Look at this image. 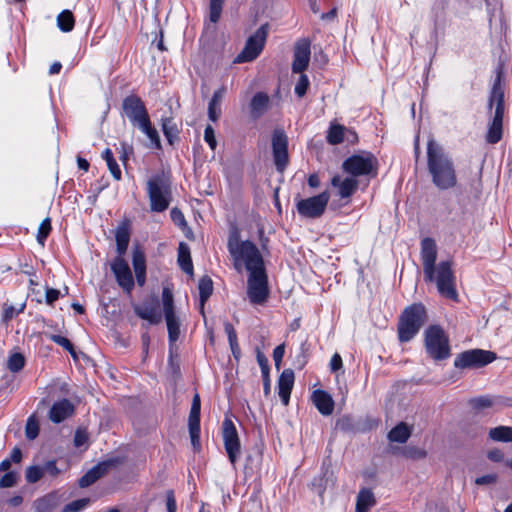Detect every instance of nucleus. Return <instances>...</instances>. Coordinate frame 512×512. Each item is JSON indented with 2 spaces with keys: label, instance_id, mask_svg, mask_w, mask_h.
Masks as SVG:
<instances>
[{
  "label": "nucleus",
  "instance_id": "22",
  "mask_svg": "<svg viewBox=\"0 0 512 512\" xmlns=\"http://www.w3.org/2000/svg\"><path fill=\"white\" fill-rule=\"evenodd\" d=\"M134 312L138 317L148 321L150 324H159L162 320V316L157 309V303L154 300L151 303L135 305Z\"/></svg>",
  "mask_w": 512,
  "mask_h": 512
},
{
  "label": "nucleus",
  "instance_id": "47",
  "mask_svg": "<svg viewBox=\"0 0 512 512\" xmlns=\"http://www.w3.org/2000/svg\"><path fill=\"white\" fill-rule=\"evenodd\" d=\"M50 338H51L52 341H54L58 345L62 346L67 351H69L70 354L74 358H76V353L74 351V347H73V345L71 344V342L67 338H65L63 336H60V335H51Z\"/></svg>",
  "mask_w": 512,
  "mask_h": 512
},
{
  "label": "nucleus",
  "instance_id": "62",
  "mask_svg": "<svg viewBox=\"0 0 512 512\" xmlns=\"http://www.w3.org/2000/svg\"><path fill=\"white\" fill-rule=\"evenodd\" d=\"M342 367V358L339 354H334L330 361V368L332 371H337Z\"/></svg>",
  "mask_w": 512,
  "mask_h": 512
},
{
  "label": "nucleus",
  "instance_id": "34",
  "mask_svg": "<svg viewBox=\"0 0 512 512\" xmlns=\"http://www.w3.org/2000/svg\"><path fill=\"white\" fill-rule=\"evenodd\" d=\"M198 289L200 295L201 313L203 314L205 302L209 299L213 292V282L211 278L208 276H203L199 280Z\"/></svg>",
  "mask_w": 512,
  "mask_h": 512
},
{
  "label": "nucleus",
  "instance_id": "26",
  "mask_svg": "<svg viewBox=\"0 0 512 512\" xmlns=\"http://www.w3.org/2000/svg\"><path fill=\"white\" fill-rule=\"evenodd\" d=\"M109 465L107 463H99L98 465L91 468L79 479V486L86 488L96 482L99 478L104 476L108 470Z\"/></svg>",
  "mask_w": 512,
  "mask_h": 512
},
{
  "label": "nucleus",
  "instance_id": "37",
  "mask_svg": "<svg viewBox=\"0 0 512 512\" xmlns=\"http://www.w3.org/2000/svg\"><path fill=\"white\" fill-rule=\"evenodd\" d=\"M24 355L18 351H13L7 358L6 367L11 373H18L25 365Z\"/></svg>",
  "mask_w": 512,
  "mask_h": 512
},
{
  "label": "nucleus",
  "instance_id": "40",
  "mask_svg": "<svg viewBox=\"0 0 512 512\" xmlns=\"http://www.w3.org/2000/svg\"><path fill=\"white\" fill-rule=\"evenodd\" d=\"M24 307H25L24 303H20L17 306L9 304V303H4L3 312H2L3 320L5 322L10 321L14 317H16L20 312H22Z\"/></svg>",
  "mask_w": 512,
  "mask_h": 512
},
{
  "label": "nucleus",
  "instance_id": "16",
  "mask_svg": "<svg viewBox=\"0 0 512 512\" xmlns=\"http://www.w3.org/2000/svg\"><path fill=\"white\" fill-rule=\"evenodd\" d=\"M328 201L329 196L324 192L317 196L300 200L297 203V211L303 217L317 218L324 213Z\"/></svg>",
  "mask_w": 512,
  "mask_h": 512
},
{
  "label": "nucleus",
  "instance_id": "48",
  "mask_svg": "<svg viewBox=\"0 0 512 512\" xmlns=\"http://www.w3.org/2000/svg\"><path fill=\"white\" fill-rule=\"evenodd\" d=\"M133 267L135 270L145 269V257L143 253L139 250H135L133 252Z\"/></svg>",
  "mask_w": 512,
  "mask_h": 512
},
{
  "label": "nucleus",
  "instance_id": "52",
  "mask_svg": "<svg viewBox=\"0 0 512 512\" xmlns=\"http://www.w3.org/2000/svg\"><path fill=\"white\" fill-rule=\"evenodd\" d=\"M170 215H171V219L173 220V222L176 225L181 227V226H184L186 224L184 215H183V213L178 208L174 207L171 210Z\"/></svg>",
  "mask_w": 512,
  "mask_h": 512
},
{
  "label": "nucleus",
  "instance_id": "44",
  "mask_svg": "<svg viewBox=\"0 0 512 512\" xmlns=\"http://www.w3.org/2000/svg\"><path fill=\"white\" fill-rule=\"evenodd\" d=\"M55 506L52 496H45L37 500L36 508L38 512H50Z\"/></svg>",
  "mask_w": 512,
  "mask_h": 512
},
{
  "label": "nucleus",
  "instance_id": "64",
  "mask_svg": "<svg viewBox=\"0 0 512 512\" xmlns=\"http://www.w3.org/2000/svg\"><path fill=\"white\" fill-rule=\"evenodd\" d=\"M132 153V147L122 144V151L120 154V160L125 164L129 155Z\"/></svg>",
  "mask_w": 512,
  "mask_h": 512
},
{
  "label": "nucleus",
  "instance_id": "63",
  "mask_svg": "<svg viewBox=\"0 0 512 512\" xmlns=\"http://www.w3.org/2000/svg\"><path fill=\"white\" fill-rule=\"evenodd\" d=\"M407 456L413 458V459H422L426 457V452L422 449H411L407 451Z\"/></svg>",
  "mask_w": 512,
  "mask_h": 512
},
{
  "label": "nucleus",
  "instance_id": "9",
  "mask_svg": "<svg viewBox=\"0 0 512 512\" xmlns=\"http://www.w3.org/2000/svg\"><path fill=\"white\" fill-rule=\"evenodd\" d=\"M270 291L268 287V277L266 271H259L249 274L247 280V295L250 302L254 305H263Z\"/></svg>",
  "mask_w": 512,
  "mask_h": 512
},
{
  "label": "nucleus",
  "instance_id": "29",
  "mask_svg": "<svg viewBox=\"0 0 512 512\" xmlns=\"http://www.w3.org/2000/svg\"><path fill=\"white\" fill-rule=\"evenodd\" d=\"M354 130H329L327 140L330 144L336 145L343 142L353 144L357 141Z\"/></svg>",
  "mask_w": 512,
  "mask_h": 512
},
{
  "label": "nucleus",
  "instance_id": "49",
  "mask_svg": "<svg viewBox=\"0 0 512 512\" xmlns=\"http://www.w3.org/2000/svg\"><path fill=\"white\" fill-rule=\"evenodd\" d=\"M147 139L150 141V145L159 149L160 145V135L159 130H144Z\"/></svg>",
  "mask_w": 512,
  "mask_h": 512
},
{
  "label": "nucleus",
  "instance_id": "15",
  "mask_svg": "<svg viewBox=\"0 0 512 512\" xmlns=\"http://www.w3.org/2000/svg\"><path fill=\"white\" fill-rule=\"evenodd\" d=\"M273 159L277 171L283 172L288 163V137L283 130H275L271 137Z\"/></svg>",
  "mask_w": 512,
  "mask_h": 512
},
{
  "label": "nucleus",
  "instance_id": "54",
  "mask_svg": "<svg viewBox=\"0 0 512 512\" xmlns=\"http://www.w3.org/2000/svg\"><path fill=\"white\" fill-rule=\"evenodd\" d=\"M502 138V130H488L485 139L490 144H495Z\"/></svg>",
  "mask_w": 512,
  "mask_h": 512
},
{
  "label": "nucleus",
  "instance_id": "2",
  "mask_svg": "<svg viewBox=\"0 0 512 512\" xmlns=\"http://www.w3.org/2000/svg\"><path fill=\"white\" fill-rule=\"evenodd\" d=\"M227 247L237 270L240 271L242 267H245L249 274L265 270L259 249L251 241L240 240L237 232L229 236Z\"/></svg>",
  "mask_w": 512,
  "mask_h": 512
},
{
  "label": "nucleus",
  "instance_id": "46",
  "mask_svg": "<svg viewBox=\"0 0 512 512\" xmlns=\"http://www.w3.org/2000/svg\"><path fill=\"white\" fill-rule=\"evenodd\" d=\"M17 480H18V474L15 471H8L0 479V487L1 488L13 487L14 485H16Z\"/></svg>",
  "mask_w": 512,
  "mask_h": 512
},
{
  "label": "nucleus",
  "instance_id": "50",
  "mask_svg": "<svg viewBox=\"0 0 512 512\" xmlns=\"http://www.w3.org/2000/svg\"><path fill=\"white\" fill-rule=\"evenodd\" d=\"M257 362L261 368L263 378H267V375L269 373L268 360H267L266 356L259 350L257 351Z\"/></svg>",
  "mask_w": 512,
  "mask_h": 512
},
{
  "label": "nucleus",
  "instance_id": "19",
  "mask_svg": "<svg viewBox=\"0 0 512 512\" xmlns=\"http://www.w3.org/2000/svg\"><path fill=\"white\" fill-rule=\"evenodd\" d=\"M437 258L436 243L432 238H424L421 242V260L423 264L424 277L432 275V268H434Z\"/></svg>",
  "mask_w": 512,
  "mask_h": 512
},
{
  "label": "nucleus",
  "instance_id": "51",
  "mask_svg": "<svg viewBox=\"0 0 512 512\" xmlns=\"http://www.w3.org/2000/svg\"><path fill=\"white\" fill-rule=\"evenodd\" d=\"M166 507L167 512H176L177 505L173 490L166 491Z\"/></svg>",
  "mask_w": 512,
  "mask_h": 512
},
{
  "label": "nucleus",
  "instance_id": "14",
  "mask_svg": "<svg viewBox=\"0 0 512 512\" xmlns=\"http://www.w3.org/2000/svg\"><path fill=\"white\" fill-rule=\"evenodd\" d=\"M501 73L498 72L494 81L489 106L494 109V116L490 128H502L504 116V87L502 85Z\"/></svg>",
  "mask_w": 512,
  "mask_h": 512
},
{
  "label": "nucleus",
  "instance_id": "25",
  "mask_svg": "<svg viewBox=\"0 0 512 512\" xmlns=\"http://www.w3.org/2000/svg\"><path fill=\"white\" fill-rule=\"evenodd\" d=\"M226 93V87L222 86L213 93V96L208 105V117L216 123L221 115V103Z\"/></svg>",
  "mask_w": 512,
  "mask_h": 512
},
{
  "label": "nucleus",
  "instance_id": "28",
  "mask_svg": "<svg viewBox=\"0 0 512 512\" xmlns=\"http://www.w3.org/2000/svg\"><path fill=\"white\" fill-rule=\"evenodd\" d=\"M270 99L264 92L256 93L250 103L251 114L253 117L262 116L269 108Z\"/></svg>",
  "mask_w": 512,
  "mask_h": 512
},
{
  "label": "nucleus",
  "instance_id": "3",
  "mask_svg": "<svg viewBox=\"0 0 512 512\" xmlns=\"http://www.w3.org/2000/svg\"><path fill=\"white\" fill-rule=\"evenodd\" d=\"M428 316L424 305L420 303L407 307L398 324V336L401 342L410 341L427 322Z\"/></svg>",
  "mask_w": 512,
  "mask_h": 512
},
{
  "label": "nucleus",
  "instance_id": "42",
  "mask_svg": "<svg viewBox=\"0 0 512 512\" xmlns=\"http://www.w3.org/2000/svg\"><path fill=\"white\" fill-rule=\"evenodd\" d=\"M224 0H210L209 4V20L212 23H217L220 19Z\"/></svg>",
  "mask_w": 512,
  "mask_h": 512
},
{
  "label": "nucleus",
  "instance_id": "35",
  "mask_svg": "<svg viewBox=\"0 0 512 512\" xmlns=\"http://www.w3.org/2000/svg\"><path fill=\"white\" fill-rule=\"evenodd\" d=\"M411 435V430L405 423L395 426L388 434L391 442L405 443Z\"/></svg>",
  "mask_w": 512,
  "mask_h": 512
},
{
  "label": "nucleus",
  "instance_id": "53",
  "mask_svg": "<svg viewBox=\"0 0 512 512\" xmlns=\"http://www.w3.org/2000/svg\"><path fill=\"white\" fill-rule=\"evenodd\" d=\"M498 477L496 474H487L475 479L477 485H490L496 483Z\"/></svg>",
  "mask_w": 512,
  "mask_h": 512
},
{
  "label": "nucleus",
  "instance_id": "55",
  "mask_svg": "<svg viewBox=\"0 0 512 512\" xmlns=\"http://www.w3.org/2000/svg\"><path fill=\"white\" fill-rule=\"evenodd\" d=\"M285 347L284 344L278 345L273 351V359L277 369L280 368L282 358L284 356Z\"/></svg>",
  "mask_w": 512,
  "mask_h": 512
},
{
  "label": "nucleus",
  "instance_id": "57",
  "mask_svg": "<svg viewBox=\"0 0 512 512\" xmlns=\"http://www.w3.org/2000/svg\"><path fill=\"white\" fill-rule=\"evenodd\" d=\"M60 295V291L53 288H47L45 292V302L49 305H52Z\"/></svg>",
  "mask_w": 512,
  "mask_h": 512
},
{
  "label": "nucleus",
  "instance_id": "61",
  "mask_svg": "<svg viewBox=\"0 0 512 512\" xmlns=\"http://www.w3.org/2000/svg\"><path fill=\"white\" fill-rule=\"evenodd\" d=\"M488 458L494 462H500L504 458V454L500 449H493L488 452Z\"/></svg>",
  "mask_w": 512,
  "mask_h": 512
},
{
  "label": "nucleus",
  "instance_id": "24",
  "mask_svg": "<svg viewBox=\"0 0 512 512\" xmlns=\"http://www.w3.org/2000/svg\"><path fill=\"white\" fill-rule=\"evenodd\" d=\"M312 401L322 415H330L334 410L332 397L323 390H316L312 394Z\"/></svg>",
  "mask_w": 512,
  "mask_h": 512
},
{
  "label": "nucleus",
  "instance_id": "10",
  "mask_svg": "<svg viewBox=\"0 0 512 512\" xmlns=\"http://www.w3.org/2000/svg\"><path fill=\"white\" fill-rule=\"evenodd\" d=\"M377 159L370 153L353 155L343 162V170L353 176L376 173Z\"/></svg>",
  "mask_w": 512,
  "mask_h": 512
},
{
  "label": "nucleus",
  "instance_id": "32",
  "mask_svg": "<svg viewBox=\"0 0 512 512\" xmlns=\"http://www.w3.org/2000/svg\"><path fill=\"white\" fill-rule=\"evenodd\" d=\"M118 257H122L127 250L130 234L126 224L119 226L115 232Z\"/></svg>",
  "mask_w": 512,
  "mask_h": 512
},
{
  "label": "nucleus",
  "instance_id": "21",
  "mask_svg": "<svg viewBox=\"0 0 512 512\" xmlns=\"http://www.w3.org/2000/svg\"><path fill=\"white\" fill-rule=\"evenodd\" d=\"M75 412L74 404L68 399L55 402L49 411V418L54 423H61Z\"/></svg>",
  "mask_w": 512,
  "mask_h": 512
},
{
  "label": "nucleus",
  "instance_id": "17",
  "mask_svg": "<svg viewBox=\"0 0 512 512\" xmlns=\"http://www.w3.org/2000/svg\"><path fill=\"white\" fill-rule=\"evenodd\" d=\"M310 55V41L308 39L297 41L294 47L292 72L303 73L308 68Z\"/></svg>",
  "mask_w": 512,
  "mask_h": 512
},
{
  "label": "nucleus",
  "instance_id": "58",
  "mask_svg": "<svg viewBox=\"0 0 512 512\" xmlns=\"http://www.w3.org/2000/svg\"><path fill=\"white\" fill-rule=\"evenodd\" d=\"M108 169L115 180L121 179V170L119 165L117 164L116 160H112L111 162H107Z\"/></svg>",
  "mask_w": 512,
  "mask_h": 512
},
{
  "label": "nucleus",
  "instance_id": "1",
  "mask_svg": "<svg viewBox=\"0 0 512 512\" xmlns=\"http://www.w3.org/2000/svg\"><path fill=\"white\" fill-rule=\"evenodd\" d=\"M428 170L433 183L439 189H449L456 184V173L452 160L441 145L429 140L427 146Z\"/></svg>",
  "mask_w": 512,
  "mask_h": 512
},
{
  "label": "nucleus",
  "instance_id": "11",
  "mask_svg": "<svg viewBox=\"0 0 512 512\" xmlns=\"http://www.w3.org/2000/svg\"><path fill=\"white\" fill-rule=\"evenodd\" d=\"M222 438L228 459L235 465L241 456V443L233 421L226 417L222 423Z\"/></svg>",
  "mask_w": 512,
  "mask_h": 512
},
{
  "label": "nucleus",
  "instance_id": "5",
  "mask_svg": "<svg viewBox=\"0 0 512 512\" xmlns=\"http://www.w3.org/2000/svg\"><path fill=\"white\" fill-rule=\"evenodd\" d=\"M426 281L435 282L438 292L451 300H457L458 294L455 287V275L450 261H442L432 268V275L425 277Z\"/></svg>",
  "mask_w": 512,
  "mask_h": 512
},
{
  "label": "nucleus",
  "instance_id": "45",
  "mask_svg": "<svg viewBox=\"0 0 512 512\" xmlns=\"http://www.w3.org/2000/svg\"><path fill=\"white\" fill-rule=\"evenodd\" d=\"M299 74H300V77H299L298 82L295 85L294 90L298 97H303L306 94V91H307L310 83H309L308 77L305 74H303V73H299Z\"/></svg>",
  "mask_w": 512,
  "mask_h": 512
},
{
  "label": "nucleus",
  "instance_id": "6",
  "mask_svg": "<svg viewBox=\"0 0 512 512\" xmlns=\"http://www.w3.org/2000/svg\"><path fill=\"white\" fill-rule=\"evenodd\" d=\"M425 346L428 354L435 360L446 359L450 355L448 337L439 326H430L425 331Z\"/></svg>",
  "mask_w": 512,
  "mask_h": 512
},
{
  "label": "nucleus",
  "instance_id": "23",
  "mask_svg": "<svg viewBox=\"0 0 512 512\" xmlns=\"http://www.w3.org/2000/svg\"><path fill=\"white\" fill-rule=\"evenodd\" d=\"M294 384V372L286 369L282 372L278 381L279 396L284 405H288L291 390Z\"/></svg>",
  "mask_w": 512,
  "mask_h": 512
},
{
  "label": "nucleus",
  "instance_id": "56",
  "mask_svg": "<svg viewBox=\"0 0 512 512\" xmlns=\"http://www.w3.org/2000/svg\"><path fill=\"white\" fill-rule=\"evenodd\" d=\"M88 441V434L84 430H77L74 437V444L76 447H81Z\"/></svg>",
  "mask_w": 512,
  "mask_h": 512
},
{
  "label": "nucleus",
  "instance_id": "27",
  "mask_svg": "<svg viewBox=\"0 0 512 512\" xmlns=\"http://www.w3.org/2000/svg\"><path fill=\"white\" fill-rule=\"evenodd\" d=\"M331 183L338 188V193L342 198L351 196L358 186V181L354 178L342 179L340 176H334Z\"/></svg>",
  "mask_w": 512,
  "mask_h": 512
},
{
  "label": "nucleus",
  "instance_id": "60",
  "mask_svg": "<svg viewBox=\"0 0 512 512\" xmlns=\"http://www.w3.org/2000/svg\"><path fill=\"white\" fill-rule=\"evenodd\" d=\"M204 139L212 150L216 148L217 141L215 139L214 130H205Z\"/></svg>",
  "mask_w": 512,
  "mask_h": 512
},
{
  "label": "nucleus",
  "instance_id": "39",
  "mask_svg": "<svg viewBox=\"0 0 512 512\" xmlns=\"http://www.w3.org/2000/svg\"><path fill=\"white\" fill-rule=\"evenodd\" d=\"M470 404L474 409H477V410L489 408L496 404L506 405L505 403H503V401L500 398L494 399L489 396H480V397L474 398L470 401Z\"/></svg>",
  "mask_w": 512,
  "mask_h": 512
},
{
  "label": "nucleus",
  "instance_id": "30",
  "mask_svg": "<svg viewBox=\"0 0 512 512\" xmlns=\"http://www.w3.org/2000/svg\"><path fill=\"white\" fill-rule=\"evenodd\" d=\"M375 502L373 492L369 489H362L357 496L356 512H368Z\"/></svg>",
  "mask_w": 512,
  "mask_h": 512
},
{
  "label": "nucleus",
  "instance_id": "18",
  "mask_svg": "<svg viewBox=\"0 0 512 512\" xmlns=\"http://www.w3.org/2000/svg\"><path fill=\"white\" fill-rule=\"evenodd\" d=\"M200 409V396L195 394L192 400L188 419L191 443L194 448H198L200 446Z\"/></svg>",
  "mask_w": 512,
  "mask_h": 512
},
{
  "label": "nucleus",
  "instance_id": "41",
  "mask_svg": "<svg viewBox=\"0 0 512 512\" xmlns=\"http://www.w3.org/2000/svg\"><path fill=\"white\" fill-rule=\"evenodd\" d=\"M51 229H52V226H51V219L49 217L45 218L39 225L38 227V230H37V236H36V239H37V242L41 245V246H44V243H45V239L47 238V236L50 234L51 232Z\"/></svg>",
  "mask_w": 512,
  "mask_h": 512
},
{
  "label": "nucleus",
  "instance_id": "12",
  "mask_svg": "<svg viewBox=\"0 0 512 512\" xmlns=\"http://www.w3.org/2000/svg\"><path fill=\"white\" fill-rule=\"evenodd\" d=\"M162 304L167 323L169 341L175 342L180 334V321L176 316L174 310V299L172 290L169 287H164L162 290Z\"/></svg>",
  "mask_w": 512,
  "mask_h": 512
},
{
  "label": "nucleus",
  "instance_id": "36",
  "mask_svg": "<svg viewBox=\"0 0 512 512\" xmlns=\"http://www.w3.org/2000/svg\"><path fill=\"white\" fill-rule=\"evenodd\" d=\"M489 438L497 442H512V427L497 426L489 430Z\"/></svg>",
  "mask_w": 512,
  "mask_h": 512
},
{
  "label": "nucleus",
  "instance_id": "8",
  "mask_svg": "<svg viewBox=\"0 0 512 512\" xmlns=\"http://www.w3.org/2000/svg\"><path fill=\"white\" fill-rule=\"evenodd\" d=\"M122 106L125 116L134 127L152 128L145 105L139 97L135 95L126 97Z\"/></svg>",
  "mask_w": 512,
  "mask_h": 512
},
{
  "label": "nucleus",
  "instance_id": "59",
  "mask_svg": "<svg viewBox=\"0 0 512 512\" xmlns=\"http://www.w3.org/2000/svg\"><path fill=\"white\" fill-rule=\"evenodd\" d=\"M224 330L228 336V341H229V344H235V340H237V334H236V331L233 327V325L229 322H226L224 324Z\"/></svg>",
  "mask_w": 512,
  "mask_h": 512
},
{
  "label": "nucleus",
  "instance_id": "31",
  "mask_svg": "<svg viewBox=\"0 0 512 512\" xmlns=\"http://www.w3.org/2000/svg\"><path fill=\"white\" fill-rule=\"evenodd\" d=\"M60 473L55 461H48L44 465L34 466V483L49 476L55 478Z\"/></svg>",
  "mask_w": 512,
  "mask_h": 512
},
{
  "label": "nucleus",
  "instance_id": "13",
  "mask_svg": "<svg viewBox=\"0 0 512 512\" xmlns=\"http://www.w3.org/2000/svg\"><path fill=\"white\" fill-rule=\"evenodd\" d=\"M495 359L496 355L491 351L473 349L459 354L454 361V365L457 368L482 367Z\"/></svg>",
  "mask_w": 512,
  "mask_h": 512
},
{
  "label": "nucleus",
  "instance_id": "4",
  "mask_svg": "<svg viewBox=\"0 0 512 512\" xmlns=\"http://www.w3.org/2000/svg\"><path fill=\"white\" fill-rule=\"evenodd\" d=\"M147 194L150 209L154 212L165 211L172 200L171 186L164 175H154L147 181Z\"/></svg>",
  "mask_w": 512,
  "mask_h": 512
},
{
  "label": "nucleus",
  "instance_id": "7",
  "mask_svg": "<svg viewBox=\"0 0 512 512\" xmlns=\"http://www.w3.org/2000/svg\"><path fill=\"white\" fill-rule=\"evenodd\" d=\"M268 35V25L264 24L251 35L241 53L234 59V63L251 62L262 52Z\"/></svg>",
  "mask_w": 512,
  "mask_h": 512
},
{
  "label": "nucleus",
  "instance_id": "20",
  "mask_svg": "<svg viewBox=\"0 0 512 512\" xmlns=\"http://www.w3.org/2000/svg\"><path fill=\"white\" fill-rule=\"evenodd\" d=\"M111 269L115 274L118 284L127 292H130L134 286L131 270L123 259L117 257L111 265Z\"/></svg>",
  "mask_w": 512,
  "mask_h": 512
},
{
  "label": "nucleus",
  "instance_id": "38",
  "mask_svg": "<svg viewBox=\"0 0 512 512\" xmlns=\"http://www.w3.org/2000/svg\"><path fill=\"white\" fill-rule=\"evenodd\" d=\"M57 24L63 32H70L75 25V19L72 12L70 10L62 11L57 17Z\"/></svg>",
  "mask_w": 512,
  "mask_h": 512
},
{
  "label": "nucleus",
  "instance_id": "43",
  "mask_svg": "<svg viewBox=\"0 0 512 512\" xmlns=\"http://www.w3.org/2000/svg\"><path fill=\"white\" fill-rule=\"evenodd\" d=\"M89 503V498H82L72 501L63 508V512H79L86 508L89 505Z\"/></svg>",
  "mask_w": 512,
  "mask_h": 512
},
{
  "label": "nucleus",
  "instance_id": "33",
  "mask_svg": "<svg viewBox=\"0 0 512 512\" xmlns=\"http://www.w3.org/2000/svg\"><path fill=\"white\" fill-rule=\"evenodd\" d=\"M178 263L181 269L188 274H193V264L190 249L187 244L181 242L178 248Z\"/></svg>",
  "mask_w": 512,
  "mask_h": 512
}]
</instances>
